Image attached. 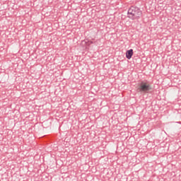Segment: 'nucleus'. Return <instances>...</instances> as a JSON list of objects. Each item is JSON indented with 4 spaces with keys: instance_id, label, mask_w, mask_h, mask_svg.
Here are the masks:
<instances>
[{
    "instance_id": "nucleus-1",
    "label": "nucleus",
    "mask_w": 181,
    "mask_h": 181,
    "mask_svg": "<svg viewBox=\"0 0 181 181\" xmlns=\"http://www.w3.org/2000/svg\"><path fill=\"white\" fill-rule=\"evenodd\" d=\"M128 18L129 19H132L133 21L135 19H139L141 16H142V11L138 7L132 6L128 10Z\"/></svg>"
},
{
    "instance_id": "nucleus-2",
    "label": "nucleus",
    "mask_w": 181,
    "mask_h": 181,
    "mask_svg": "<svg viewBox=\"0 0 181 181\" xmlns=\"http://www.w3.org/2000/svg\"><path fill=\"white\" fill-rule=\"evenodd\" d=\"M152 90L151 87V83L148 81H141L137 88V90L140 93H149Z\"/></svg>"
},
{
    "instance_id": "nucleus-3",
    "label": "nucleus",
    "mask_w": 181,
    "mask_h": 181,
    "mask_svg": "<svg viewBox=\"0 0 181 181\" xmlns=\"http://www.w3.org/2000/svg\"><path fill=\"white\" fill-rule=\"evenodd\" d=\"M134 56V50L133 49H129L127 50L126 52V57L127 59H131Z\"/></svg>"
},
{
    "instance_id": "nucleus-4",
    "label": "nucleus",
    "mask_w": 181,
    "mask_h": 181,
    "mask_svg": "<svg viewBox=\"0 0 181 181\" xmlns=\"http://www.w3.org/2000/svg\"><path fill=\"white\" fill-rule=\"evenodd\" d=\"M82 43H86V46H90V45H93V41H83Z\"/></svg>"
}]
</instances>
